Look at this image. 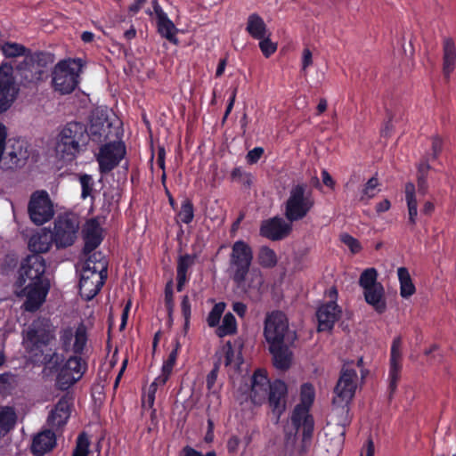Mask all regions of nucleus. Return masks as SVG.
<instances>
[{
	"label": "nucleus",
	"instance_id": "nucleus-36",
	"mask_svg": "<svg viewBox=\"0 0 456 456\" xmlns=\"http://www.w3.org/2000/svg\"><path fill=\"white\" fill-rule=\"evenodd\" d=\"M16 422V413L11 407L0 408V437L5 436Z\"/></svg>",
	"mask_w": 456,
	"mask_h": 456
},
{
	"label": "nucleus",
	"instance_id": "nucleus-49",
	"mask_svg": "<svg viewBox=\"0 0 456 456\" xmlns=\"http://www.w3.org/2000/svg\"><path fill=\"white\" fill-rule=\"evenodd\" d=\"M341 241L346 244L353 253H356L361 249V246L358 240L347 233H344L340 236Z\"/></svg>",
	"mask_w": 456,
	"mask_h": 456
},
{
	"label": "nucleus",
	"instance_id": "nucleus-41",
	"mask_svg": "<svg viewBox=\"0 0 456 456\" xmlns=\"http://www.w3.org/2000/svg\"><path fill=\"white\" fill-rule=\"evenodd\" d=\"M1 50L3 52V54L7 58L22 56L26 53V48L22 45L11 42L4 43L1 46Z\"/></svg>",
	"mask_w": 456,
	"mask_h": 456
},
{
	"label": "nucleus",
	"instance_id": "nucleus-42",
	"mask_svg": "<svg viewBox=\"0 0 456 456\" xmlns=\"http://www.w3.org/2000/svg\"><path fill=\"white\" fill-rule=\"evenodd\" d=\"M225 309V304L219 302L216 304L207 317V323L209 327H217L220 323V319Z\"/></svg>",
	"mask_w": 456,
	"mask_h": 456
},
{
	"label": "nucleus",
	"instance_id": "nucleus-59",
	"mask_svg": "<svg viewBox=\"0 0 456 456\" xmlns=\"http://www.w3.org/2000/svg\"><path fill=\"white\" fill-rule=\"evenodd\" d=\"M131 301H128L125 306V308L123 309V313H122V317H121V323H120V327L119 329L122 330L125 329L126 325V322H127V318H128V314H129V311H130V308H131Z\"/></svg>",
	"mask_w": 456,
	"mask_h": 456
},
{
	"label": "nucleus",
	"instance_id": "nucleus-37",
	"mask_svg": "<svg viewBox=\"0 0 456 456\" xmlns=\"http://www.w3.org/2000/svg\"><path fill=\"white\" fill-rule=\"evenodd\" d=\"M237 331V322L232 314L227 313L222 322L221 324L216 327V334L220 337H225L229 335H232Z\"/></svg>",
	"mask_w": 456,
	"mask_h": 456
},
{
	"label": "nucleus",
	"instance_id": "nucleus-6",
	"mask_svg": "<svg viewBox=\"0 0 456 456\" xmlns=\"http://www.w3.org/2000/svg\"><path fill=\"white\" fill-rule=\"evenodd\" d=\"M264 336L269 346L281 343L293 344L297 338L296 333L289 328L286 315L279 311L267 314Z\"/></svg>",
	"mask_w": 456,
	"mask_h": 456
},
{
	"label": "nucleus",
	"instance_id": "nucleus-1",
	"mask_svg": "<svg viewBox=\"0 0 456 456\" xmlns=\"http://www.w3.org/2000/svg\"><path fill=\"white\" fill-rule=\"evenodd\" d=\"M51 335L41 328L38 323H33L26 331L23 344L28 351L29 359L44 364L45 370L57 373V382L62 389H67L79 380L85 370L86 364L78 356H70L66 361L57 353L52 352L47 344Z\"/></svg>",
	"mask_w": 456,
	"mask_h": 456
},
{
	"label": "nucleus",
	"instance_id": "nucleus-23",
	"mask_svg": "<svg viewBox=\"0 0 456 456\" xmlns=\"http://www.w3.org/2000/svg\"><path fill=\"white\" fill-rule=\"evenodd\" d=\"M152 4L157 18L159 33L168 41L177 44L178 40L176 38V33L178 29L175 28L173 21L167 17V13L164 12L157 0H154Z\"/></svg>",
	"mask_w": 456,
	"mask_h": 456
},
{
	"label": "nucleus",
	"instance_id": "nucleus-15",
	"mask_svg": "<svg viewBox=\"0 0 456 456\" xmlns=\"http://www.w3.org/2000/svg\"><path fill=\"white\" fill-rule=\"evenodd\" d=\"M126 155V147L120 141L106 143L99 149L96 160L101 173H108L116 167Z\"/></svg>",
	"mask_w": 456,
	"mask_h": 456
},
{
	"label": "nucleus",
	"instance_id": "nucleus-20",
	"mask_svg": "<svg viewBox=\"0 0 456 456\" xmlns=\"http://www.w3.org/2000/svg\"><path fill=\"white\" fill-rule=\"evenodd\" d=\"M402 341L400 338H395L391 347L390 366L388 371V389L390 394H394L397 387V382L400 379L402 369Z\"/></svg>",
	"mask_w": 456,
	"mask_h": 456
},
{
	"label": "nucleus",
	"instance_id": "nucleus-43",
	"mask_svg": "<svg viewBox=\"0 0 456 456\" xmlns=\"http://www.w3.org/2000/svg\"><path fill=\"white\" fill-rule=\"evenodd\" d=\"M429 165L428 163H421L418 167V191L421 195H425L428 192L427 175Z\"/></svg>",
	"mask_w": 456,
	"mask_h": 456
},
{
	"label": "nucleus",
	"instance_id": "nucleus-24",
	"mask_svg": "<svg viewBox=\"0 0 456 456\" xmlns=\"http://www.w3.org/2000/svg\"><path fill=\"white\" fill-rule=\"evenodd\" d=\"M292 344L281 343L269 346L270 353L273 355V364L277 369L287 370L293 361V353L290 350Z\"/></svg>",
	"mask_w": 456,
	"mask_h": 456
},
{
	"label": "nucleus",
	"instance_id": "nucleus-28",
	"mask_svg": "<svg viewBox=\"0 0 456 456\" xmlns=\"http://www.w3.org/2000/svg\"><path fill=\"white\" fill-rule=\"evenodd\" d=\"M53 240V233L50 231L41 229L30 237L28 247L33 252L45 253L51 248Z\"/></svg>",
	"mask_w": 456,
	"mask_h": 456
},
{
	"label": "nucleus",
	"instance_id": "nucleus-21",
	"mask_svg": "<svg viewBox=\"0 0 456 456\" xmlns=\"http://www.w3.org/2000/svg\"><path fill=\"white\" fill-rule=\"evenodd\" d=\"M270 381L265 370L258 369L251 379L250 398L255 404H262L270 391Z\"/></svg>",
	"mask_w": 456,
	"mask_h": 456
},
{
	"label": "nucleus",
	"instance_id": "nucleus-61",
	"mask_svg": "<svg viewBox=\"0 0 456 456\" xmlns=\"http://www.w3.org/2000/svg\"><path fill=\"white\" fill-rule=\"evenodd\" d=\"M187 273H183L182 271H177V290L181 291L184 286V284L187 282Z\"/></svg>",
	"mask_w": 456,
	"mask_h": 456
},
{
	"label": "nucleus",
	"instance_id": "nucleus-5",
	"mask_svg": "<svg viewBox=\"0 0 456 456\" xmlns=\"http://www.w3.org/2000/svg\"><path fill=\"white\" fill-rule=\"evenodd\" d=\"M86 128L80 123L67 124L59 135L57 154L65 161H71L79 152L80 143L85 141Z\"/></svg>",
	"mask_w": 456,
	"mask_h": 456
},
{
	"label": "nucleus",
	"instance_id": "nucleus-16",
	"mask_svg": "<svg viewBox=\"0 0 456 456\" xmlns=\"http://www.w3.org/2000/svg\"><path fill=\"white\" fill-rule=\"evenodd\" d=\"M253 260V251L251 247L243 240H237L232 247L230 255L229 271L231 276L236 274L240 278L243 272L248 271Z\"/></svg>",
	"mask_w": 456,
	"mask_h": 456
},
{
	"label": "nucleus",
	"instance_id": "nucleus-45",
	"mask_svg": "<svg viewBox=\"0 0 456 456\" xmlns=\"http://www.w3.org/2000/svg\"><path fill=\"white\" fill-rule=\"evenodd\" d=\"M89 439L85 434L78 436L77 445L72 456H87L89 452Z\"/></svg>",
	"mask_w": 456,
	"mask_h": 456
},
{
	"label": "nucleus",
	"instance_id": "nucleus-25",
	"mask_svg": "<svg viewBox=\"0 0 456 456\" xmlns=\"http://www.w3.org/2000/svg\"><path fill=\"white\" fill-rule=\"evenodd\" d=\"M70 415V407L68 399L61 398L50 411L47 424L53 428H58L67 423Z\"/></svg>",
	"mask_w": 456,
	"mask_h": 456
},
{
	"label": "nucleus",
	"instance_id": "nucleus-46",
	"mask_svg": "<svg viewBox=\"0 0 456 456\" xmlns=\"http://www.w3.org/2000/svg\"><path fill=\"white\" fill-rule=\"evenodd\" d=\"M271 33L259 40V48L265 57L271 56L277 50V44L270 39Z\"/></svg>",
	"mask_w": 456,
	"mask_h": 456
},
{
	"label": "nucleus",
	"instance_id": "nucleus-9",
	"mask_svg": "<svg viewBox=\"0 0 456 456\" xmlns=\"http://www.w3.org/2000/svg\"><path fill=\"white\" fill-rule=\"evenodd\" d=\"M82 63L80 60H65L58 62L53 72L54 89L62 94L71 93L78 84Z\"/></svg>",
	"mask_w": 456,
	"mask_h": 456
},
{
	"label": "nucleus",
	"instance_id": "nucleus-33",
	"mask_svg": "<svg viewBox=\"0 0 456 456\" xmlns=\"http://www.w3.org/2000/svg\"><path fill=\"white\" fill-rule=\"evenodd\" d=\"M404 192L408 208L409 223L414 225L417 222L418 216V201L416 198L415 185L412 183H406Z\"/></svg>",
	"mask_w": 456,
	"mask_h": 456
},
{
	"label": "nucleus",
	"instance_id": "nucleus-64",
	"mask_svg": "<svg viewBox=\"0 0 456 456\" xmlns=\"http://www.w3.org/2000/svg\"><path fill=\"white\" fill-rule=\"evenodd\" d=\"M147 0H135L134 4L129 6V12L136 13Z\"/></svg>",
	"mask_w": 456,
	"mask_h": 456
},
{
	"label": "nucleus",
	"instance_id": "nucleus-39",
	"mask_svg": "<svg viewBox=\"0 0 456 456\" xmlns=\"http://www.w3.org/2000/svg\"><path fill=\"white\" fill-rule=\"evenodd\" d=\"M257 261L263 267H273L277 264L275 252L268 247H261L257 254Z\"/></svg>",
	"mask_w": 456,
	"mask_h": 456
},
{
	"label": "nucleus",
	"instance_id": "nucleus-60",
	"mask_svg": "<svg viewBox=\"0 0 456 456\" xmlns=\"http://www.w3.org/2000/svg\"><path fill=\"white\" fill-rule=\"evenodd\" d=\"M232 310L240 317H243L247 312V305L241 302H235L232 305Z\"/></svg>",
	"mask_w": 456,
	"mask_h": 456
},
{
	"label": "nucleus",
	"instance_id": "nucleus-35",
	"mask_svg": "<svg viewBox=\"0 0 456 456\" xmlns=\"http://www.w3.org/2000/svg\"><path fill=\"white\" fill-rule=\"evenodd\" d=\"M161 386L160 382L158 381V378L150 385L147 391L143 394L142 398V406L143 411L149 410L151 411V418L152 420L156 419V410L153 408L155 402V394L158 387Z\"/></svg>",
	"mask_w": 456,
	"mask_h": 456
},
{
	"label": "nucleus",
	"instance_id": "nucleus-50",
	"mask_svg": "<svg viewBox=\"0 0 456 456\" xmlns=\"http://www.w3.org/2000/svg\"><path fill=\"white\" fill-rule=\"evenodd\" d=\"M343 433L332 439V443L330 446H327L326 450L328 452L337 455L340 452L343 444Z\"/></svg>",
	"mask_w": 456,
	"mask_h": 456
},
{
	"label": "nucleus",
	"instance_id": "nucleus-53",
	"mask_svg": "<svg viewBox=\"0 0 456 456\" xmlns=\"http://www.w3.org/2000/svg\"><path fill=\"white\" fill-rule=\"evenodd\" d=\"M264 153L263 148L256 147L248 151L247 154V160L248 163L253 164L257 162V160L261 158Z\"/></svg>",
	"mask_w": 456,
	"mask_h": 456
},
{
	"label": "nucleus",
	"instance_id": "nucleus-3",
	"mask_svg": "<svg viewBox=\"0 0 456 456\" xmlns=\"http://www.w3.org/2000/svg\"><path fill=\"white\" fill-rule=\"evenodd\" d=\"M314 396L312 385L306 383L301 387L300 403L293 411L291 423L285 428V446L298 455L304 454L309 446L314 429V420L309 415V409Z\"/></svg>",
	"mask_w": 456,
	"mask_h": 456
},
{
	"label": "nucleus",
	"instance_id": "nucleus-34",
	"mask_svg": "<svg viewBox=\"0 0 456 456\" xmlns=\"http://www.w3.org/2000/svg\"><path fill=\"white\" fill-rule=\"evenodd\" d=\"M397 276L400 283V295L403 298L411 297L415 291V286L407 268L399 267L397 269Z\"/></svg>",
	"mask_w": 456,
	"mask_h": 456
},
{
	"label": "nucleus",
	"instance_id": "nucleus-52",
	"mask_svg": "<svg viewBox=\"0 0 456 456\" xmlns=\"http://www.w3.org/2000/svg\"><path fill=\"white\" fill-rule=\"evenodd\" d=\"M313 64V54L308 48H305L302 53V70L305 72L308 67Z\"/></svg>",
	"mask_w": 456,
	"mask_h": 456
},
{
	"label": "nucleus",
	"instance_id": "nucleus-51",
	"mask_svg": "<svg viewBox=\"0 0 456 456\" xmlns=\"http://www.w3.org/2000/svg\"><path fill=\"white\" fill-rule=\"evenodd\" d=\"M82 186V197L86 198L92 191V178L90 175H85L80 177Z\"/></svg>",
	"mask_w": 456,
	"mask_h": 456
},
{
	"label": "nucleus",
	"instance_id": "nucleus-30",
	"mask_svg": "<svg viewBox=\"0 0 456 456\" xmlns=\"http://www.w3.org/2000/svg\"><path fill=\"white\" fill-rule=\"evenodd\" d=\"M56 444L55 435L45 430L39 433L33 440L32 451L37 455H43L51 451Z\"/></svg>",
	"mask_w": 456,
	"mask_h": 456
},
{
	"label": "nucleus",
	"instance_id": "nucleus-13",
	"mask_svg": "<svg viewBox=\"0 0 456 456\" xmlns=\"http://www.w3.org/2000/svg\"><path fill=\"white\" fill-rule=\"evenodd\" d=\"M19 90L13 75V67L7 62H3L0 65V113L12 105Z\"/></svg>",
	"mask_w": 456,
	"mask_h": 456
},
{
	"label": "nucleus",
	"instance_id": "nucleus-48",
	"mask_svg": "<svg viewBox=\"0 0 456 456\" xmlns=\"http://www.w3.org/2000/svg\"><path fill=\"white\" fill-rule=\"evenodd\" d=\"M194 257L191 255H185L179 257L177 264V271L187 273L188 269L193 265Z\"/></svg>",
	"mask_w": 456,
	"mask_h": 456
},
{
	"label": "nucleus",
	"instance_id": "nucleus-8",
	"mask_svg": "<svg viewBox=\"0 0 456 456\" xmlns=\"http://www.w3.org/2000/svg\"><path fill=\"white\" fill-rule=\"evenodd\" d=\"M359 284L363 291L364 299L375 311L382 314L387 309L385 289L378 281L375 268H367L360 275Z\"/></svg>",
	"mask_w": 456,
	"mask_h": 456
},
{
	"label": "nucleus",
	"instance_id": "nucleus-14",
	"mask_svg": "<svg viewBox=\"0 0 456 456\" xmlns=\"http://www.w3.org/2000/svg\"><path fill=\"white\" fill-rule=\"evenodd\" d=\"M86 342V329L83 323L63 327L60 331L61 346L67 352L80 354L83 352Z\"/></svg>",
	"mask_w": 456,
	"mask_h": 456
},
{
	"label": "nucleus",
	"instance_id": "nucleus-12",
	"mask_svg": "<svg viewBox=\"0 0 456 456\" xmlns=\"http://www.w3.org/2000/svg\"><path fill=\"white\" fill-rule=\"evenodd\" d=\"M79 229L78 219L75 216L64 215L57 217L53 228V240L57 248L71 246Z\"/></svg>",
	"mask_w": 456,
	"mask_h": 456
},
{
	"label": "nucleus",
	"instance_id": "nucleus-11",
	"mask_svg": "<svg viewBox=\"0 0 456 456\" xmlns=\"http://www.w3.org/2000/svg\"><path fill=\"white\" fill-rule=\"evenodd\" d=\"M28 211L31 221L41 225L50 221L53 215V204L45 191H35L29 200Z\"/></svg>",
	"mask_w": 456,
	"mask_h": 456
},
{
	"label": "nucleus",
	"instance_id": "nucleus-62",
	"mask_svg": "<svg viewBox=\"0 0 456 456\" xmlns=\"http://www.w3.org/2000/svg\"><path fill=\"white\" fill-rule=\"evenodd\" d=\"M391 207L390 201L388 200H383L376 205V211L380 214L383 212H387Z\"/></svg>",
	"mask_w": 456,
	"mask_h": 456
},
{
	"label": "nucleus",
	"instance_id": "nucleus-7",
	"mask_svg": "<svg viewBox=\"0 0 456 456\" xmlns=\"http://www.w3.org/2000/svg\"><path fill=\"white\" fill-rule=\"evenodd\" d=\"M312 192L305 184H297L289 191L285 203V216L290 222L303 219L314 207Z\"/></svg>",
	"mask_w": 456,
	"mask_h": 456
},
{
	"label": "nucleus",
	"instance_id": "nucleus-47",
	"mask_svg": "<svg viewBox=\"0 0 456 456\" xmlns=\"http://www.w3.org/2000/svg\"><path fill=\"white\" fill-rule=\"evenodd\" d=\"M181 310L183 316L184 318V327L183 330L182 331V335L184 337L187 333V330L189 328L190 323V317H191V303L189 300L188 296H184L183 297L182 303H181Z\"/></svg>",
	"mask_w": 456,
	"mask_h": 456
},
{
	"label": "nucleus",
	"instance_id": "nucleus-40",
	"mask_svg": "<svg viewBox=\"0 0 456 456\" xmlns=\"http://www.w3.org/2000/svg\"><path fill=\"white\" fill-rule=\"evenodd\" d=\"M224 353V362L226 366H233L234 368L239 367L241 362L240 353L238 350H235L232 347L231 344H227L223 348Z\"/></svg>",
	"mask_w": 456,
	"mask_h": 456
},
{
	"label": "nucleus",
	"instance_id": "nucleus-58",
	"mask_svg": "<svg viewBox=\"0 0 456 456\" xmlns=\"http://www.w3.org/2000/svg\"><path fill=\"white\" fill-rule=\"evenodd\" d=\"M7 136V130L4 125L0 123V160L3 158L4 151L5 149V140Z\"/></svg>",
	"mask_w": 456,
	"mask_h": 456
},
{
	"label": "nucleus",
	"instance_id": "nucleus-56",
	"mask_svg": "<svg viewBox=\"0 0 456 456\" xmlns=\"http://www.w3.org/2000/svg\"><path fill=\"white\" fill-rule=\"evenodd\" d=\"M240 440L238 436H232L227 441V449L231 453H236L239 450Z\"/></svg>",
	"mask_w": 456,
	"mask_h": 456
},
{
	"label": "nucleus",
	"instance_id": "nucleus-44",
	"mask_svg": "<svg viewBox=\"0 0 456 456\" xmlns=\"http://www.w3.org/2000/svg\"><path fill=\"white\" fill-rule=\"evenodd\" d=\"M194 216L193 206L188 200L182 203L181 209L178 213V218L184 224H189L192 221Z\"/></svg>",
	"mask_w": 456,
	"mask_h": 456
},
{
	"label": "nucleus",
	"instance_id": "nucleus-63",
	"mask_svg": "<svg viewBox=\"0 0 456 456\" xmlns=\"http://www.w3.org/2000/svg\"><path fill=\"white\" fill-rule=\"evenodd\" d=\"M322 182L323 183L330 187V188H333L334 187V181L332 179V177L330 175V174L323 170L322 173Z\"/></svg>",
	"mask_w": 456,
	"mask_h": 456
},
{
	"label": "nucleus",
	"instance_id": "nucleus-29",
	"mask_svg": "<svg viewBox=\"0 0 456 456\" xmlns=\"http://www.w3.org/2000/svg\"><path fill=\"white\" fill-rule=\"evenodd\" d=\"M10 142H12V150L8 151L6 156L3 159L6 168L17 167L20 160L28 157L27 150L22 141L13 140Z\"/></svg>",
	"mask_w": 456,
	"mask_h": 456
},
{
	"label": "nucleus",
	"instance_id": "nucleus-31",
	"mask_svg": "<svg viewBox=\"0 0 456 456\" xmlns=\"http://www.w3.org/2000/svg\"><path fill=\"white\" fill-rule=\"evenodd\" d=\"M183 336L182 334L179 336H176L173 341L174 348L170 352L168 358L164 362L161 373L157 377L158 381L160 382V385H165L167 379H169L170 374L172 373L173 368L175 364L178 352L181 348V342H180V337Z\"/></svg>",
	"mask_w": 456,
	"mask_h": 456
},
{
	"label": "nucleus",
	"instance_id": "nucleus-27",
	"mask_svg": "<svg viewBox=\"0 0 456 456\" xmlns=\"http://www.w3.org/2000/svg\"><path fill=\"white\" fill-rule=\"evenodd\" d=\"M456 66V45L452 38L443 41V74L448 79Z\"/></svg>",
	"mask_w": 456,
	"mask_h": 456
},
{
	"label": "nucleus",
	"instance_id": "nucleus-54",
	"mask_svg": "<svg viewBox=\"0 0 456 456\" xmlns=\"http://www.w3.org/2000/svg\"><path fill=\"white\" fill-rule=\"evenodd\" d=\"M218 364L216 363L215 368L207 376V387L208 390H213L217 379Z\"/></svg>",
	"mask_w": 456,
	"mask_h": 456
},
{
	"label": "nucleus",
	"instance_id": "nucleus-38",
	"mask_svg": "<svg viewBox=\"0 0 456 456\" xmlns=\"http://www.w3.org/2000/svg\"><path fill=\"white\" fill-rule=\"evenodd\" d=\"M379 183L377 177H371L364 184L360 192L359 200L367 204L372 198H374L379 191Z\"/></svg>",
	"mask_w": 456,
	"mask_h": 456
},
{
	"label": "nucleus",
	"instance_id": "nucleus-2",
	"mask_svg": "<svg viewBox=\"0 0 456 456\" xmlns=\"http://www.w3.org/2000/svg\"><path fill=\"white\" fill-rule=\"evenodd\" d=\"M45 269V259L39 255L28 256L20 265L14 292L17 297L25 298L23 308L26 311L34 312L45 301L50 289Z\"/></svg>",
	"mask_w": 456,
	"mask_h": 456
},
{
	"label": "nucleus",
	"instance_id": "nucleus-22",
	"mask_svg": "<svg viewBox=\"0 0 456 456\" xmlns=\"http://www.w3.org/2000/svg\"><path fill=\"white\" fill-rule=\"evenodd\" d=\"M291 231V225L281 217H274L265 221L260 229L263 236L277 240L286 237Z\"/></svg>",
	"mask_w": 456,
	"mask_h": 456
},
{
	"label": "nucleus",
	"instance_id": "nucleus-55",
	"mask_svg": "<svg viewBox=\"0 0 456 456\" xmlns=\"http://www.w3.org/2000/svg\"><path fill=\"white\" fill-rule=\"evenodd\" d=\"M173 282L172 281H169L167 284V287H166V292H165V300H166V304L167 305V308L169 311H171L173 309V306H174V302H173Z\"/></svg>",
	"mask_w": 456,
	"mask_h": 456
},
{
	"label": "nucleus",
	"instance_id": "nucleus-17",
	"mask_svg": "<svg viewBox=\"0 0 456 456\" xmlns=\"http://www.w3.org/2000/svg\"><path fill=\"white\" fill-rule=\"evenodd\" d=\"M330 302L321 305L317 311V319L319 322L318 330L320 331L330 330L340 317L341 310L334 301L337 297V290L331 288L329 290Z\"/></svg>",
	"mask_w": 456,
	"mask_h": 456
},
{
	"label": "nucleus",
	"instance_id": "nucleus-19",
	"mask_svg": "<svg viewBox=\"0 0 456 456\" xmlns=\"http://www.w3.org/2000/svg\"><path fill=\"white\" fill-rule=\"evenodd\" d=\"M288 387L282 380L277 379L270 386L268 403L274 415L279 418L286 409Z\"/></svg>",
	"mask_w": 456,
	"mask_h": 456
},
{
	"label": "nucleus",
	"instance_id": "nucleus-18",
	"mask_svg": "<svg viewBox=\"0 0 456 456\" xmlns=\"http://www.w3.org/2000/svg\"><path fill=\"white\" fill-rule=\"evenodd\" d=\"M233 281L250 296H258L264 284V278L261 271L257 268H248L243 272L240 278L236 274L231 276Z\"/></svg>",
	"mask_w": 456,
	"mask_h": 456
},
{
	"label": "nucleus",
	"instance_id": "nucleus-10",
	"mask_svg": "<svg viewBox=\"0 0 456 456\" xmlns=\"http://www.w3.org/2000/svg\"><path fill=\"white\" fill-rule=\"evenodd\" d=\"M359 384L356 370L352 365H345L334 389L333 404L347 411V406L354 396Z\"/></svg>",
	"mask_w": 456,
	"mask_h": 456
},
{
	"label": "nucleus",
	"instance_id": "nucleus-26",
	"mask_svg": "<svg viewBox=\"0 0 456 456\" xmlns=\"http://www.w3.org/2000/svg\"><path fill=\"white\" fill-rule=\"evenodd\" d=\"M85 250L90 252L96 248L102 240V228L94 219L87 221L84 227Z\"/></svg>",
	"mask_w": 456,
	"mask_h": 456
},
{
	"label": "nucleus",
	"instance_id": "nucleus-57",
	"mask_svg": "<svg viewBox=\"0 0 456 456\" xmlns=\"http://www.w3.org/2000/svg\"><path fill=\"white\" fill-rule=\"evenodd\" d=\"M180 456H216L214 452H209L206 455H202L200 452L194 450L190 446H186L181 452Z\"/></svg>",
	"mask_w": 456,
	"mask_h": 456
},
{
	"label": "nucleus",
	"instance_id": "nucleus-32",
	"mask_svg": "<svg viewBox=\"0 0 456 456\" xmlns=\"http://www.w3.org/2000/svg\"><path fill=\"white\" fill-rule=\"evenodd\" d=\"M246 30L255 39H261L270 33L264 20L256 13L248 17Z\"/></svg>",
	"mask_w": 456,
	"mask_h": 456
},
{
	"label": "nucleus",
	"instance_id": "nucleus-4",
	"mask_svg": "<svg viewBox=\"0 0 456 456\" xmlns=\"http://www.w3.org/2000/svg\"><path fill=\"white\" fill-rule=\"evenodd\" d=\"M107 276V262L100 253H94L81 270L79 291L82 297L91 300L100 291Z\"/></svg>",
	"mask_w": 456,
	"mask_h": 456
}]
</instances>
